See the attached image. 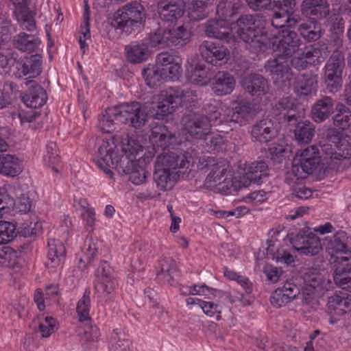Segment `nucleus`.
<instances>
[{
    "mask_svg": "<svg viewBox=\"0 0 351 351\" xmlns=\"http://www.w3.org/2000/svg\"><path fill=\"white\" fill-rule=\"evenodd\" d=\"M117 145L113 140H102L99 145L96 165L110 178L114 173L110 168H114L119 173L128 175V179L133 184H143L147 179L146 167L152 160V152H145L136 159V156L143 152V147L128 134L121 140L122 154L116 152Z\"/></svg>",
    "mask_w": 351,
    "mask_h": 351,
    "instance_id": "obj_1",
    "label": "nucleus"
},
{
    "mask_svg": "<svg viewBox=\"0 0 351 351\" xmlns=\"http://www.w3.org/2000/svg\"><path fill=\"white\" fill-rule=\"evenodd\" d=\"M150 140L153 144L154 156H156L155 165L171 170L179 169L176 173H189L191 160L182 153L171 151L170 147L178 145V136L165 126L157 125L152 129Z\"/></svg>",
    "mask_w": 351,
    "mask_h": 351,
    "instance_id": "obj_2",
    "label": "nucleus"
},
{
    "mask_svg": "<svg viewBox=\"0 0 351 351\" xmlns=\"http://www.w3.org/2000/svg\"><path fill=\"white\" fill-rule=\"evenodd\" d=\"M219 117L218 108L207 103L200 110H187L182 116V123L190 136L202 140L210 133L211 128L217 125Z\"/></svg>",
    "mask_w": 351,
    "mask_h": 351,
    "instance_id": "obj_3",
    "label": "nucleus"
},
{
    "mask_svg": "<svg viewBox=\"0 0 351 351\" xmlns=\"http://www.w3.org/2000/svg\"><path fill=\"white\" fill-rule=\"evenodd\" d=\"M145 18L144 7L134 1L119 8L110 20V25L128 35L139 30Z\"/></svg>",
    "mask_w": 351,
    "mask_h": 351,
    "instance_id": "obj_4",
    "label": "nucleus"
},
{
    "mask_svg": "<svg viewBox=\"0 0 351 351\" xmlns=\"http://www.w3.org/2000/svg\"><path fill=\"white\" fill-rule=\"evenodd\" d=\"M292 163L300 170L303 176L308 177L314 171L319 170L321 172L324 169L331 166L328 159H325L319 146L311 145L304 149L298 151L295 155Z\"/></svg>",
    "mask_w": 351,
    "mask_h": 351,
    "instance_id": "obj_5",
    "label": "nucleus"
},
{
    "mask_svg": "<svg viewBox=\"0 0 351 351\" xmlns=\"http://www.w3.org/2000/svg\"><path fill=\"white\" fill-rule=\"evenodd\" d=\"M345 65L344 53L339 50H335L324 69L323 82L326 92L335 94L341 90Z\"/></svg>",
    "mask_w": 351,
    "mask_h": 351,
    "instance_id": "obj_6",
    "label": "nucleus"
},
{
    "mask_svg": "<svg viewBox=\"0 0 351 351\" xmlns=\"http://www.w3.org/2000/svg\"><path fill=\"white\" fill-rule=\"evenodd\" d=\"M114 271L106 261H101L95 271V290L106 301H112L117 287Z\"/></svg>",
    "mask_w": 351,
    "mask_h": 351,
    "instance_id": "obj_7",
    "label": "nucleus"
},
{
    "mask_svg": "<svg viewBox=\"0 0 351 351\" xmlns=\"http://www.w3.org/2000/svg\"><path fill=\"white\" fill-rule=\"evenodd\" d=\"M114 271L106 261H101L95 271V290L106 301H112L117 287Z\"/></svg>",
    "mask_w": 351,
    "mask_h": 351,
    "instance_id": "obj_8",
    "label": "nucleus"
},
{
    "mask_svg": "<svg viewBox=\"0 0 351 351\" xmlns=\"http://www.w3.org/2000/svg\"><path fill=\"white\" fill-rule=\"evenodd\" d=\"M265 69L270 73L274 84L280 89L289 88L293 79V73L290 66L289 60L286 58L278 56L277 58L269 60Z\"/></svg>",
    "mask_w": 351,
    "mask_h": 351,
    "instance_id": "obj_9",
    "label": "nucleus"
},
{
    "mask_svg": "<svg viewBox=\"0 0 351 351\" xmlns=\"http://www.w3.org/2000/svg\"><path fill=\"white\" fill-rule=\"evenodd\" d=\"M119 106V122L128 124L135 129L142 128L147 122L148 117L147 110L145 108V104L141 105L139 102L125 103Z\"/></svg>",
    "mask_w": 351,
    "mask_h": 351,
    "instance_id": "obj_10",
    "label": "nucleus"
},
{
    "mask_svg": "<svg viewBox=\"0 0 351 351\" xmlns=\"http://www.w3.org/2000/svg\"><path fill=\"white\" fill-rule=\"evenodd\" d=\"M32 208V201L26 195H22L17 202L7 193L5 188L0 189V217L9 213L14 216L15 213H27Z\"/></svg>",
    "mask_w": 351,
    "mask_h": 351,
    "instance_id": "obj_11",
    "label": "nucleus"
},
{
    "mask_svg": "<svg viewBox=\"0 0 351 351\" xmlns=\"http://www.w3.org/2000/svg\"><path fill=\"white\" fill-rule=\"evenodd\" d=\"M298 104L292 97H283L277 101L272 107L271 113L285 126L293 125L299 116L297 112Z\"/></svg>",
    "mask_w": 351,
    "mask_h": 351,
    "instance_id": "obj_12",
    "label": "nucleus"
},
{
    "mask_svg": "<svg viewBox=\"0 0 351 351\" xmlns=\"http://www.w3.org/2000/svg\"><path fill=\"white\" fill-rule=\"evenodd\" d=\"M199 52L206 63L213 66H220L225 63L229 55L227 47L220 43L209 40H204L199 45Z\"/></svg>",
    "mask_w": 351,
    "mask_h": 351,
    "instance_id": "obj_13",
    "label": "nucleus"
},
{
    "mask_svg": "<svg viewBox=\"0 0 351 351\" xmlns=\"http://www.w3.org/2000/svg\"><path fill=\"white\" fill-rule=\"evenodd\" d=\"M293 248L300 254L304 256H315L322 250L321 239L313 234L298 233L291 239Z\"/></svg>",
    "mask_w": 351,
    "mask_h": 351,
    "instance_id": "obj_14",
    "label": "nucleus"
},
{
    "mask_svg": "<svg viewBox=\"0 0 351 351\" xmlns=\"http://www.w3.org/2000/svg\"><path fill=\"white\" fill-rule=\"evenodd\" d=\"M103 245L102 241L93 234H88L79 254L78 268L85 271L97 256Z\"/></svg>",
    "mask_w": 351,
    "mask_h": 351,
    "instance_id": "obj_15",
    "label": "nucleus"
},
{
    "mask_svg": "<svg viewBox=\"0 0 351 351\" xmlns=\"http://www.w3.org/2000/svg\"><path fill=\"white\" fill-rule=\"evenodd\" d=\"M158 8L160 19L165 25L177 23L185 11L183 0H160Z\"/></svg>",
    "mask_w": 351,
    "mask_h": 351,
    "instance_id": "obj_16",
    "label": "nucleus"
},
{
    "mask_svg": "<svg viewBox=\"0 0 351 351\" xmlns=\"http://www.w3.org/2000/svg\"><path fill=\"white\" fill-rule=\"evenodd\" d=\"M302 45V40L298 34L293 30L285 28L282 31L277 45L278 56L291 58L300 49Z\"/></svg>",
    "mask_w": 351,
    "mask_h": 351,
    "instance_id": "obj_17",
    "label": "nucleus"
},
{
    "mask_svg": "<svg viewBox=\"0 0 351 351\" xmlns=\"http://www.w3.org/2000/svg\"><path fill=\"white\" fill-rule=\"evenodd\" d=\"M320 147L324 158L328 159L331 165H337L339 161L351 157V143L346 138H343L335 147L330 143H320Z\"/></svg>",
    "mask_w": 351,
    "mask_h": 351,
    "instance_id": "obj_18",
    "label": "nucleus"
},
{
    "mask_svg": "<svg viewBox=\"0 0 351 351\" xmlns=\"http://www.w3.org/2000/svg\"><path fill=\"white\" fill-rule=\"evenodd\" d=\"M260 16V14L241 13L231 23L230 32L235 29L237 35L241 40L249 39L251 35L258 30L256 28V22Z\"/></svg>",
    "mask_w": 351,
    "mask_h": 351,
    "instance_id": "obj_19",
    "label": "nucleus"
},
{
    "mask_svg": "<svg viewBox=\"0 0 351 351\" xmlns=\"http://www.w3.org/2000/svg\"><path fill=\"white\" fill-rule=\"evenodd\" d=\"M156 64L159 67H163L169 74V80H178L181 75L182 59L175 53L162 52L158 54Z\"/></svg>",
    "mask_w": 351,
    "mask_h": 351,
    "instance_id": "obj_20",
    "label": "nucleus"
},
{
    "mask_svg": "<svg viewBox=\"0 0 351 351\" xmlns=\"http://www.w3.org/2000/svg\"><path fill=\"white\" fill-rule=\"evenodd\" d=\"M29 88L21 94L22 101L31 108H37L43 106L47 101V97L45 89L35 81H26Z\"/></svg>",
    "mask_w": 351,
    "mask_h": 351,
    "instance_id": "obj_21",
    "label": "nucleus"
},
{
    "mask_svg": "<svg viewBox=\"0 0 351 351\" xmlns=\"http://www.w3.org/2000/svg\"><path fill=\"white\" fill-rule=\"evenodd\" d=\"M278 133L274 122L269 118L256 121L251 130V134L255 141L267 143L274 139Z\"/></svg>",
    "mask_w": 351,
    "mask_h": 351,
    "instance_id": "obj_22",
    "label": "nucleus"
},
{
    "mask_svg": "<svg viewBox=\"0 0 351 351\" xmlns=\"http://www.w3.org/2000/svg\"><path fill=\"white\" fill-rule=\"evenodd\" d=\"M299 294V287L293 282L287 281L272 293L270 302L274 307L280 308L291 302Z\"/></svg>",
    "mask_w": 351,
    "mask_h": 351,
    "instance_id": "obj_23",
    "label": "nucleus"
},
{
    "mask_svg": "<svg viewBox=\"0 0 351 351\" xmlns=\"http://www.w3.org/2000/svg\"><path fill=\"white\" fill-rule=\"evenodd\" d=\"M317 77L312 73H305L298 76L294 82V92L302 99L315 95L317 90Z\"/></svg>",
    "mask_w": 351,
    "mask_h": 351,
    "instance_id": "obj_24",
    "label": "nucleus"
},
{
    "mask_svg": "<svg viewBox=\"0 0 351 351\" xmlns=\"http://www.w3.org/2000/svg\"><path fill=\"white\" fill-rule=\"evenodd\" d=\"M241 84L247 93L257 97L266 95L269 90L267 80L258 73H252L245 76Z\"/></svg>",
    "mask_w": 351,
    "mask_h": 351,
    "instance_id": "obj_25",
    "label": "nucleus"
},
{
    "mask_svg": "<svg viewBox=\"0 0 351 351\" xmlns=\"http://www.w3.org/2000/svg\"><path fill=\"white\" fill-rule=\"evenodd\" d=\"M335 100L330 96H322L312 106L311 117L316 123H320L334 113Z\"/></svg>",
    "mask_w": 351,
    "mask_h": 351,
    "instance_id": "obj_26",
    "label": "nucleus"
},
{
    "mask_svg": "<svg viewBox=\"0 0 351 351\" xmlns=\"http://www.w3.org/2000/svg\"><path fill=\"white\" fill-rule=\"evenodd\" d=\"M149 47L145 38L140 41L132 42L125 47L127 60L132 64L145 62L152 53Z\"/></svg>",
    "mask_w": 351,
    "mask_h": 351,
    "instance_id": "obj_27",
    "label": "nucleus"
},
{
    "mask_svg": "<svg viewBox=\"0 0 351 351\" xmlns=\"http://www.w3.org/2000/svg\"><path fill=\"white\" fill-rule=\"evenodd\" d=\"M243 9L240 0H220L216 7V14L221 21L231 23Z\"/></svg>",
    "mask_w": 351,
    "mask_h": 351,
    "instance_id": "obj_28",
    "label": "nucleus"
},
{
    "mask_svg": "<svg viewBox=\"0 0 351 351\" xmlns=\"http://www.w3.org/2000/svg\"><path fill=\"white\" fill-rule=\"evenodd\" d=\"M269 169L267 164L263 161L252 162L245 174L241 176L243 186L247 188L252 182L260 184L263 180L268 177Z\"/></svg>",
    "mask_w": 351,
    "mask_h": 351,
    "instance_id": "obj_29",
    "label": "nucleus"
},
{
    "mask_svg": "<svg viewBox=\"0 0 351 351\" xmlns=\"http://www.w3.org/2000/svg\"><path fill=\"white\" fill-rule=\"evenodd\" d=\"M300 11L307 17L314 16L315 19H322L329 15L330 8L327 0H303Z\"/></svg>",
    "mask_w": 351,
    "mask_h": 351,
    "instance_id": "obj_30",
    "label": "nucleus"
},
{
    "mask_svg": "<svg viewBox=\"0 0 351 351\" xmlns=\"http://www.w3.org/2000/svg\"><path fill=\"white\" fill-rule=\"evenodd\" d=\"M289 130L294 134L295 141L299 143H308L315 136V127L309 121H302L298 116L295 123L287 125Z\"/></svg>",
    "mask_w": 351,
    "mask_h": 351,
    "instance_id": "obj_31",
    "label": "nucleus"
},
{
    "mask_svg": "<svg viewBox=\"0 0 351 351\" xmlns=\"http://www.w3.org/2000/svg\"><path fill=\"white\" fill-rule=\"evenodd\" d=\"M327 251L331 255L351 254V235L344 231L337 232L328 241Z\"/></svg>",
    "mask_w": 351,
    "mask_h": 351,
    "instance_id": "obj_32",
    "label": "nucleus"
},
{
    "mask_svg": "<svg viewBox=\"0 0 351 351\" xmlns=\"http://www.w3.org/2000/svg\"><path fill=\"white\" fill-rule=\"evenodd\" d=\"M205 35L209 38L224 40L230 42L233 36L226 22L221 19H212L204 24Z\"/></svg>",
    "mask_w": 351,
    "mask_h": 351,
    "instance_id": "obj_33",
    "label": "nucleus"
},
{
    "mask_svg": "<svg viewBox=\"0 0 351 351\" xmlns=\"http://www.w3.org/2000/svg\"><path fill=\"white\" fill-rule=\"evenodd\" d=\"M170 46L183 47L190 43L192 32L186 24L178 25L177 23L167 24Z\"/></svg>",
    "mask_w": 351,
    "mask_h": 351,
    "instance_id": "obj_34",
    "label": "nucleus"
},
{
    "mask_svg": "<svg viewBox=\"0 0 351 351\" xmlns=\"http://www.w3.org/2000/svg\"><path fill=\"white\" fill-rule=\"evenodd\" d=\"M328 311L330 314L342 316L351 311V296L345 293H335L328 300Z\"/></svg>",
    "mask_w": 351,
    "mask_h": 351,
    "instance_id": "obj_35",
    "label": "nucleus"
},
{
    "mask_svg": "<svg viewBox=\"0 0 351 351\" xmlns=\"http://www.w3.org/2000/svg\"><path fill=\"white\" fill-rule=\"evenodd\" d=\"M27 0H12L15 5L14 15L23 29L32 31L36 29V21L32 12L27 7Z\"/></svg>",
    "mask_w": 351,
    "mask_h": 351,
    "instance_id": "obj_36",
    "label": "nucleus"
},
{
    "mask_svg": "<svg viewBox=\"0 0 351 351\" xmlns=\"http://www.w3.org/2000/svg\"><path fill=\"white\" fill-rule=\"evenodd\" d=\"M304 282L305 284V291H306L307 297L305 300L310 299L316 289H326L330 281L326 280L324 274L315 269H311L305 273L304 276Z\"/></svg>",
    "mask_w": 351,
    "mask_h": 351,
    "instance_id": "obj_37",
    "label": "nucleus"
},
{
    "mask_svg": "<svg viewBox=\"0 0 351 351\" xmlns=\"http://www.w3.org/2000/svg\"><path fill=\"white\" fill-rule=\"evenodd\" d=\"M41 43L40 39L36 35L21 32L12 38V44L15 49L22 52L36 51Z\"/></svg>",
    "mask_w": 351,
    "mask_h": 351,
    "instance_id": "obj_38",
    "label": "nucleus"
},
{
    "mask_svg": "<svg viewBox=\"0 0 351 351\" xmlns=\"http://www.w3.org/2000/svg\"><path fill=\"white\" fill-rule=\"evenodd\" d=\"M235 80L226 72L219 71L213 78V90L217 95L230 94L234 90Z\"/></svg>",
    "mask_w": 351,
    "mask_h": 351,
    "instance_id": "obj_39",
    "label": "nucleus"
},
{
    "mask_svg": "<svg viewBox=\"0 0 351 351\" xmlns=\"http://www.w3.org/2000/svg\"><path fill=\"white\" fill-rule=\"evenodd\" d=\"M178 275L176 264L171 258H163L159 262L157 278L165 283L172 284Z\"/></svg>",
    "mask_w": 351,
    "mask_h": 351,
    "instance_id": "obj_40",
    "label": "nucleus"
},
{
    "mask_svg": "<svg viewBox=\"0 0 351 351\" xmlns=\"http://www.w3.org/2000/svg\"><path fill=\"white\" fill-rule=\"evenodd\" d=\"M213 1L214 0H193L188 11L189 19L199 21L207 18Z\"/></svg>",
    "mask_w": 351,
    "mask_h": 351,
    "instance_id": "obj_41",
    "label": "nucleus"
},
{
    "mask_svg": "<svg viewBox=\"0 0 351 351\" xmlns=\"http://www.w3.org/2000/svg\"><path fill=\"white\" fill-rule=\"evenodd\" d=\"M118 117H119L118 106L107 108L104 112L98 116V128L106 133L112 132L115 130L114 121L119 122Z\"/></svg>",
    "mask_w": 351,
    "mask_h": 351,
    "instance_id": "obj_42",
    "label": "nucleus"
},
{
    "mask_svg": "<svg viewBox=\"0 0 351 351\" xmlns=\"http://www.w3.org/2000/svg\"><path fill=\"white\" fill-rule=\"evenodd\" d=\"M252 110V104L247 101L236 102L228 114L234 123L243 124L248 121Z\"/></svg>",
    "mask_w": 351,
    "mask_h": 351,
    "instance_id": "obj_43",
    "label": "nucleus"
},
{
    "mask_svg": "<svg viewBox=\"0 0 351 351\" xmlns=\"http://www.w3.org/2000/svg\"><path fill=\"white\" fill-rule=\"evenodd\" d=\"M21 172L20 162L13 155L0 154V173L10 177L17 176Z\"/></svg>",
    "mask_w": 351,
    "mask_h": 351,
    "instance_id": "obj_44",
    "label": "nucleus"
},
{
    "mask_svg": "<svg viewBox=\"0 0 351 351\" xmlns=\"http://www.w3.org/2000/svg\"><path fill=\"white\" fill-rule=\"evenodd\" d=\"M142 75L147 86L154 88L162 80H169V74L166 73L163 67H159L156 64L149 65L142 71Z\"/></svg>",
    "mask_w": 351,
    "mask_h": 351,
    "instance_id": "obj_45",
    "label": "nucleus"
},
{
    "mask_svg": "<svg viewBox=\"0 0 351 351\" xmlns=\"http://www.w3.org/2000/svg\"><path fill=\"white\" fill-rule=\"evenodd\" d=\"M330 50L328 44L318 42L313 45L305 53V57L313 64H319L328 56Z\"/></svg>",
    "mask_w": 351,
    "mask_h": 351,
    "instance_id": "obj_46",
    "label": "nucleus"
},
{
    "mask_svg": "<svg viewBox=\"0 0 351 351\" xmlns=\"http://www.w3.org/2000/svg\"><path fill=\"white\" fill-rule=\"evenodd\" d=\"M298 32L307 42L317 40L322 36V29L315 19H312L310 23H302L299 25Z\"/></svg>",
    "mask_w": 351,
    "mask_h": 351,
    "instance_id": "obj_47",
    "label": "nucleus"
},
{
    "mask_svg": "<svg viewBox=\"0 0 351 351\" xmlns=\"http://www.w3.org/2000/svg\"><path fill=\"white\" fill-rule=\"evenodd\" d=\"M173 173L165 168L158 167L155 165L153 178L156 186L162 191L171 189L175 183Z\"/></svg>",
    "mask_w": 351,
    "mask_h": 351,
    "instance_id": "obj_48",
    "label": "nucleus"
},
{
    "mask_svg": "<svg viewBox=\"0 0 351 351\" xmlns=\"http://www.w3.org/2000/svg\"><path fill=\"white\" fill-rule=\"evenodd\" d=\"M167 26L165 24L154 32L149 34L148 37L145 38L148 45L152 47L164 49L170 47Z\"/></svg>",
    "mask_w": 351,
    "mask_h": 351,
    "instance_id": "obj_49",
    "label": "nucleus"
},
{
    "mask_svg": "<svg viewBox=\"0 0 351 351\" xmlns=\"http://www.w3.org/2000/svg\"><path fill=\"white\" fill-rule=\"evenodd\" d=\"M130 341L121 328L114 329L110 339L108 351H130Z\"/></svg>",
    "mask_w": 351,
    "mask_h": 351,
    "instance_id": "obj_50",
    "label": "nucleus"
},
{
    "mask_svg": "<svg viewBox=\"0 0 351 351\" xmlns=\"http://www.w3.org/2000/svg\"><path fill=\"white\" fill-rule=\"evenodd\" d=\"M331 255L330 263L334 269L333 276L346 275L351 271V254Z\"/></svg>",
    "mask_w": 351,
    "mask_h": 351,
    "instance_id": "obj_51",
    "label": "nucleus"
},
{
    "mask_svg": "<svg viewBox=\"0 0 351 351\" xmlns=\"http://www.w3.org/2000/svg\"><path fill=\"white\" fill-rule=\"evenodd\" d=\"M212 179L215 182H219L218 189L225 194L232 193V192H236L245 188L244 186H243V182L241 176L234 177L230 179L225 178L221 182V176L217 174Z\"/></svg>",
    "mask_w": 351,
    "mask_h": 351,
    "instance_id": "obj_52",
    "label": "nucleus"
},
{
    "mask_svg": "<svg viewBox=\"0 0 351 351\" xmlns=\"http://www.w3.org/2000/svg\"><path fill=\"white\" fill-rule=\"evenodd\" d=\"M212 179L215 182H219L218 189L225 194L232 193V192H236L245 188L244 186H243V182L241 176L234 177L230 179L225 178L221 182V176L217 174Z\"/></svg>",
    "mask_w": 351,
    "mask_h": 351,
    "instance_id": "obj_53",
    "label": "nucleus"
},
{
    "mask_svg": "<svg viewBox=\"0 0 351 351\" xmlns=\"http://www.w3.org/2000/svg\"><path fill=\"white\" fill-rule=\"evenodd\" d=\"M170 90L169 88L167 90L162 91L160 93V97L162 101L158 102L160 104L161 110L163 112L165 115L167 117L168 114H171L180 106V98L178 95H174Z\"/></svg>",
    "mask_w": 351,
    "mask_h": 351,
    "instance_id": "obj_54",
    "label": "nucleus"
},
{
    "mask_svg": "<svg viewBox=\"0 0 351 351\" xmlns=\"http://www.w3.org/2000/svg\"><path fill=\"white\" fill-rule=\"evenodd\" d=\"M246 45V48L252 53H263L267 49V39L259 34V31L254 32L250 38L241 39Z\"/></svg>",
    "mask_w": 351,
    "mask_h": 351,
    "instance_id": "obj_55",
    "label": "nucleus"
},
{
    "mask_svg": "<svg viewBox=\"0 0 351 351\" xmlns=\"http://www.w3.org/2000/svg\"><path fill=\"white\" fill-rule=\"evenodd\" d=\"M333 124L341 131L351 125V111L343 104L339 106L338 112L333 117Z\"/></svg>",
    "mask_w": 351,
    "mask_h": 351,
    "instance_id": "obj_56",
    "label": "nucleus"
},
{
    "mask_svg": "<svg viewBox=\"0 0 351 351\" xmlns=\"http://www.w3.org/2000/svg\"><path fill=\"white\" fill-rule=\"evenodd\" d=\"M49 259L54 265H58L65 256L66 250L61 242L56 240L49 241Z\"/></svg>",
    "mask_w": 351,
    "mask_h": 351,
    "instance_id": "obj_57",
    "label": "nucleus"
},
{
    "mask_svg": "<svg viewBox=\"0 0 351 351\" xmlns=\"http://www.w3.org/2000/svg\"><path fill=\"white\" fill-rule=\"evenodd\" d=\"M90 291L88 289L84 293L77 304L76 312L80 322L88 321L90 319L89 311L90 308Z\"/></svg>",
    "mask_w": 351,
    "mask_h": 351,
    "instance_id": "obj_58",
    "label": "nucleus"
},
{
    "mask_svg": "<svg viewBox=\"0 0 351 351\" xmlns=\"http://www.w3.org/2000/svg\"><path fill=\"white\" fill-rule=\"evenodd\" d=\"M203 140L208 152H219L225 149L226 140L219 134H214L210 132Z\"/></svg>",
    "mask_w": 351,
    "mask_h": 351,
    "instance_id": "obj_59",
    "label": "nucleus"
},
{
    "mask_svg": "<svg viewBox=\"0 0 351 351\" xmlns=\"http://www.w3.org/2000/svg\"><path fill=\"white\" fill-rule=\"evenodd\" d=\"M169 89L172 93H175L173 94V97L178 95L180 98V106L184 103H195L198 99L197 92L190 88L183 89L179 86H171Z\"/></svg>",
    "mask_w": 351,
    "mask_h": 351,
    "instance_id": "obj_60",
    "label": "nucleus"
},
{
    "mask_svg": "<svg viewBox=\"0 0 351 351\" xmlns=\"http://www.w3.org/2000/svg\"><path fill=\"white\" fill-rule=\"evenodd\" d=\"M44 160L49 167H51L56 172L58 171L55 166L59 163L60 159L56 142L51 141L47 145Z\"/></svg>",
    "mask_w": 351,
    "mask_h": 351,
    "instance_id": "obj_61",
    "label": "nucleus"
},
{
    "mask_svg": "<svg viewBox=\"0 0 351 351\" xmlns=\"http://www.w3.org/2000/svg\"><path fill=\"white\" fill-rule=\"evenodd\" d=\"M16 235L14 223L9 221H0V245L9 243Z\"/></svg>",
    "mask_w": 351,
    "mask_h": 351,
    "instance_id": "obj_62",
    "label": "nucleus"
},
{
    "mask_svg": "<svg viewBox=\"0 0 351 351\" xmlns=\"http://www.w3.org/2000/svg\"><path fill=\"white\" fill-rule=\"evenodd\" d=\"M99 335V328L95 326H86L79 332L82 344L97 341Z\"/></svg>",
    "mask_w": 351,
    "mask_h": 351,
    "instance_id": "obj_63",
    "label": "nucleus"
},
{
    "mask_svg": "<svg viewBox=\"0 0 351 351\" xmlns=\"http://www.w3.org/2000/svg\"><path fill=\"white\" fill-rule=\"evenodd\" d=\"M192 73L194 76L200 77L199 80L202 84L209 82L213 76L209 68L202 62H195L191 64Z\"/></svg>",
    "mask_w": 351,
    "mask_h": 351,
    "instance_id": "obj_64",
    "label": "nucleus"
}]
</instances>
